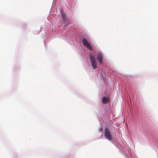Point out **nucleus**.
<instances>
[{"label":"nucleus","instance_id":"obj_5","mask_svg":"<svg viewBox=\"0 0 158 158\" xmlns=\"http://www.w3.org/2000/svg\"><path fill=\"white\" fill-rule=\"evenodd\" d=\"M61 16L63 17L64 20V22L63 23L64 26H67L69 24V23L67 22L65 23L66 20V18L65 14L64 13H62L61 14Z\"/></svg>","mask_w":158,"mask_h":158},{"label":"nucleus","instance_id":"obj_4","mask_svg":"<svg viewBox=\"0 0 158 158\" xmlns=\"http://www.w3.org/2000/svg\"><path fill=\"white\" fill-rule=\"evenodd\" d=\"M103 56L101 52H99L97 56V59L98 61L99 64H102V60Z\"/></svg>","mask_w":158,"mask_h":158},{"label":"nucleus","instance_id":"obj_2","mask_svg":"<svg viewBox=\"0 0 158 158\" xmlns=\"http://www.w3.org/2000/svg\"><path fill=\"white\" fill-rule=\"evenodd\" d=\"M105 138L110 141L112 140V138L110 134V131L107 127L105 129Z\"/></svg>","mask_w":158,"mask_h":158},{"label":"nucleus","instance_id":"obj_6","mask_svg":"<svg viewBox=\"0 0 158 158\" xmlns=\"http://www.w3.org/2000/svg\"><path fill=\"white\" fill-rule=\"evenodd\" d=\"M102 102L103 104H106L108 102V98L106 97H104L102 98Z\"/></svg>","mask_w":158,"mask_h":158},{"label":"nucleus","instance_id":"obj_1","mask_svg":"<svg viewBox=\"0 0 158 158\" xmlns=\"http://www.w3.org/2000/svg\"><path fill=\"white\" fill-rule=\"evenodd\" d=\"M90 60L92 64V66L94 69L98 68L97 62L94 55H90L89 56Z\"/></svg>","mask_w":158,"mask_h":158},{"label":"nucleus","instance_id":"obj_3","mask_svg":"<svg viewBox=\"0 0 158 158\" xmlns=\"http://www.w3.org/2000/svg\"><path fill=\"white\" fill-rule=\"evenodd\" d=\"M82 42L84 45L85 46L86 48L89 49L90 50H92V47L87 39L86 38H83L82 40Z\"/></svg>","mask_w":158,"mask_h":158}]
</instances>
